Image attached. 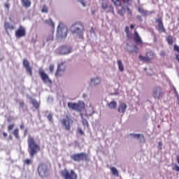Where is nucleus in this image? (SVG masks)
Segmentation results:
<instances>
[{"label":"nucleus","mask_w":179,"mask_h":179,"mask_svg":"<svg viewBox=\"0 0 179 179\" xmlns=\"http://www.w3.org/2000/svg\"><path fill=\"white\" fill-rule=\"evenodd\" d=\"M65 69H66V66L64 63H61L57 66V70L55 73V76H62L64 73H65Z\"/></svg>","instance_id":"nucleus-14"},{"label":"nucleus","mask_w":179,"mask_h":179,"mask_svg":"<svg viewBox=\"0 0 179 179\" xmlns=\"http://www.w3.org/2000/svg\"><path fill=\"white\" fill-rule=\"evenodd\" d=\"M108 107L110 108L111 110H114L115 108H117V102L115 101H113L108 103Z\"/></svg>","instance_id":"nucleus-25"},{"label":"nucleus","mask_w":179,"mask_h":179,"mask_svg":"<svg viewBox=\"0 0 179 179\" xmlns=\"http://www.w3.org/2000/svg\"><path fill=\"white\" fill-rule=\"evenodd\" d=\"M138 11L139 12V13H141L144 17L148 16L149 15H152V14L155 13V11L146 10H144V8L142 7H139L138 8Z\"/></svg>","instance_id":"nucleus-16"},{"label":"nucleus","mask_w":179,"mask_h":179,"mask_svg":"<svg viewBox=\"0 0 179 179\" xmlns=\"http://www.w3.org/2000/svg\"><path fill=\"white\" fill-rule=\"evenodd\" d=\"M175 96L177 97L178 100L179 101V94H178V92H175Z\"/></svg>","instance_id":"nucleus-54"},{"label":"nucleus","mask_w":179,"mask_h":179,"mask_svg":"<svg viewBox=\"0 0 179 179\" xmlns=\"http://www.w3.org/2000/svg\"><path fill=\"white\" fill-rule=\"evenodd\" d=\"M133 38L135 44H137V45H143V41H142V38H141L138 31H136L134 32Z\"/></svg>","instance_id":"nucleus-15"},{"label":"nucleus","mask_w":179,"mask_h":179,"mask_svg":"<svg viewBox=\"0 0 179 179\" xmlns=\"http://www.w3.org/2000/svg\"><path fill=\"white\" fill-rule=\"evenodd\" d=\"M90 33L92 34V33L94 34V28L92 27L90 29Z\"/></svg>","instance_id":"nucleus-56"},{"label":"nucleus","mask_w":179,"mask_h":179,"mask_svg":"<svg viewBox=\"0 0 179 179\" xmlns=\"http://www.w3.org/2000/svg\"><path fill=\"white\" fill-rule=\"evenodd\" d=\"M91 82L94 86H97L101 83V79L99 78H92Z\"/></svg>","instance_id":"nucleus-23"},{"label":"nucleus","mask_w":179,"mask_h":179,"mask_svg":"<svg viewBox=\"0 0 179 179\" xmlns=\"http://www.w3.org/2000/svg\"><path fill=\"white\" fill-rule=\"evenodd\" d=\"M20 128H21V129H24V124H20Z\"/></svg>","instance_id":"nucleus-57"},{"label":"nucleus","mask_w":179,"mask_h":179,"mask_svg":"<svg viewBox=\"0 0 179 179\" xmlns=\"http://www.w3.org/2000/svg\"><path fill=\"white\" fill-rule=\"evenodd\" d=\"M24 164H27V166L31 164V159H27L24 161Z\"/></svg>","instance_id":"nucleus-35"},{"label":"nucleus","mask_w":179,"mask_h":179,"mask_svg":"<svg viewBox=\"0 0 179 179\" xmlns=\"http://www.w3.org/2000/svg\"><path fill=\"white\" fill-rule=\"evenodd\" d=\"M68 36V28L62 22H59L57 29V37L65 38Z\"/></svg>","instance_id":"nucleus-5"},{"label":"nucleus","mask_w":179,"mask_h":179,"mask_svg":"<svg viewBox=\"0 0 179 179\" xmlns=\"http://www.w3.org/2000/svg\"><path fill=\"white\" fill-rule=\"evenodd\" d=\"M173 92H174V93H177L178 92H177V89H176V87H173Z\"/></svg>","instance_id":"nucleus-60"},{"label":"nucleus","mask_w":179,"mask_h":179,"mask_svg":"<svg viewBox=\"0 0 179 179\" xmlns=\"http://www.w3.org/2000/svg\"><path fill=\"white\" fill-rule=\"evenodd\" d=\"M138 58H139L140 61H142L143 62H149L146 55L145 56L139 55Z\"/></svg>","instance_id":"nucleus-31"},{"label":"nucleus","mask_w":179,"mask_h":179,"mask_svg":"<svg viewBox=\"0 0 179 179\" xmlns=\"http://www.w3.org/2000/svg\"><path fill=\"white\" fill-rule=\"evenodd\" d=\"M110 171L113 176H116V177H118L120 176V173H118V170H117V168L112 166L110 167Z\"/></svg>","instance_id":"nucleus-27"},{"label":"nucleus","mask_w":179,"mask_h":179,"mask_svg":"<svg viewBox=\"0 0 179 179\" xmlns=\"http://www.w3.org/2000/svg\"><path fill=\"white\" fill-rule=\"evenodd\" d=\"M22 64L27 71V73H29V76H33V68L30 66V62H29V60H27V59H24Z\"/></svg>","instance_id":"nucleus-13"},{"label":"nucleus","mask_w":179,"mask_h":179,"mask_svg":"<svg viewBox=\"0 0 179 179\" xmlns=\"http://www.w3.org/2000/svg\"><path fill=\"white\" fill-rule=\"evenodd\" d=\"M78 133L80 134V135H85V132L83 131V130H82L81 128H78Z\"/></svg>","instance_id":"nucleus-44"},{"label":"nucleus","mask_w":179,"mask_h":179,"mask_svg":"<svg viewBox=\"0 0 179 179\" xmlns=\"http://www.w3.org/2000/svg\"><path fill=\"white\" fill-rule=\"evenodd\" d=\"M166 41H167L168 44H169V45H172L173 43H174V41L173 40V36H169L166 38Z\"/></svg>","instance_id":"nucleus-30"},{"label":"nucleus","mask_w":179,"mask_h":179,"mask_svg":"<svg viewBox=\"0 0 179 179\" xmlns=\"http://www.w3.org/2000/svg\"><path fill=\"white\" fill-rule=\"evenodd\" d=\"M15 36L16 38H22V37H25L26 36V28L20 25L19 28L15 31Z\"/></svg>","instance_id":"nucleus-10"},{"label":"nucleus","mask_w":179,"mask_h":179,"mask_svg":"<svg viewBox=\"0 0 179 179\" xmlns=\"http://www.w3.org/2000/svg\"><path fill=\"white\" fill-rule=\"evenodd\" d=\"M82 123L83 125H86V127H89V122L85 118H82Z\"/></svg>","instance_id":"nucleus-33"},{"label":"nucleus","mask_w":179,"mask_h":179,"mask_svg":"<svg viewBox=\"0 0 179 179\" xmlns=\"http://www.w3.org/2000/svg\"><path fill=\"white\" fill-rule=\"evenodd\" d=\"M136 20H138V22H143V19H142L141 15H136Z\"/></svg>","instance_id":"nucleus-40"},{"label":"nucleus","mask_w":179,"mask_h":179,"mask_svg":"<svg viewBox=\"0 0 179 179\" xmlns=\"http://www.w3.org/2000/svg\"><path fill=\"white\" fill-rule=\"evenodd\" d=\"M124 31L126 33L127 40H132L134 38V35H132V32L129 31V27H126Z\"/></svg>","instance_id":"nucleus-18"},{"label":"nucleus","mask_w":179,"mask_h":179,"mask_svg":"<svg viewBox=\"0 0 179 179\" xmlns=\"http://www.w3.org/2000/svg\"><path fill=\"white\" fill-rule=\"evenodd\" d=\"M13 128H15L14 124H9L8 126V131H12V129H13Z\"/></svg>","instance_id":"nucleus-39"},{"label":"nucleus","mask_w":179,"mask_h":179,"mask_svg":"<svg viewBox=\"0 0 179 179\" xmlns=\"http://www.w3.org/2000/svg\"><path fill=\"white\" fill-rule=\"evenodd\" d=\"M173 170H175V171H179V166L178 165H175Z\"/></svg>","instance_id":"nucleus-48"},{"label":"nucleus","mask_w":179,"mask_h":179,"mask_svg":"<svg viewBox=\"0 0 179 179\" xmlns=\"http://www.w3.org/2000/svg\"><path fill=\"white\" fill-rule=\"evenodd\" d=\"M158 148H159V150H162V142H159L158 143Z\"/></svg>","instance_id":"nucleus-52"},{"label":"nucleus","mask_w":179,"mask_h":179,"mask_svg":"<svg viewBox=\"0 0 179 179\" xmlns=\"http://www.w3.org/2000/svg\"><path fill=\"white\" fill-rule=\"evenodd\" d=\"M45 24H48V26H50L51 27H52V29H54V27H55V24L54 23V22H52V20H51V19L45 20Z\"/></svg>","instance_id":"nucleus-28"},{"label":"nucleus","mask_w":179,"mask_h":179,"mask_svg":"<svg viewBox=\"0 0 179 179\" xmlns=\"http://www.w3.org/2000/svg\"><path fill=\"white\" fill-rule=\"evenodd\" d=\"M130 136H134V138H136L137 139H139V138H141V134H130Z\"/></svg>","instance_id":"nucleus-42"},{"label":"nucleus","mask_w":179,"mask_h":179,"mask_svg":"<svg viewBox=\"0 0 179 179\" xmlns=\"http://www.w3.org/2000/svg\"><path fill=\"white\" fill-rule=\"evenodd\" d=\"M57 52L62 55H65L66 54H71L72 52V48H69L68 45L61 46L58 50Z\"/></svg>","instance_id":"nucleus-12"},{"label":"nucleus","mask_w":179,"mask_h":179,"mask_svg":"<svg viewBox=\"0 0 179 179\" xmlns=\"http://www.w3.org/2000/svg\"><path fill=\"white\" fill-rule=\"evenodd\" d=\"M62 125L64 127L66 131H71V127L73 124V120L71 117V115H66V117L62 120Z\"/></svg>","instance_id":"nucleus-6"},{"label":"nucleus","mask_w":179,"mask_h":179,"mask_svg":"<svg viewBox=\"0 0 179 179\" xmlns=\"http://www.w3.org/2000/svg\"><path fill=\"white\" fill-rule=\"evenodd\" d=\"M4 7H5L6 8H7V10H9V8H10V5H9V3H5V5H4Z\"/></svg>","instance_id":"nucleus-47"},{"label":"nucleus","mask_w":179,"mask_h":179,"mask_svg":"<svg viewBox=\"0 0 179 179\" xmlns=\"http://www.w3.org/2000/svg\"><path fill=\"white\" fill-rule=\"evenodd\" d=\"M39 76H41V79L43 83H49L50 85L52 84V80H51V78H50V76L47 73H45V71L43 69H40L38 71Z\"/></svg>","instance_id":"nucleus-9"},{"label":"nucleus","mask_w":179,"mask_h":179,"mask_svg":"<svg viewBox=\"0 0 179 179\" xmlns=\"http://www.w3.org/2000/svg\"><path fill=\"white\" fill-rule=\"evenodd\" d=\"M156 22L158 23L159 30H160L161 31H163V33H164V31H166V29L164 28V26L163 25V21L162 20V18H158L157 20H156Z\"/></svg>","instance_id":"nucleus-17"},{"label":"nucleus","mask_w":179,"mask_h":179,"mask_svg":"<svg viewBox=\"0 0 179 179\" xmlns=\"http://www.w3.org/2000/svg\"><path fill=\"white\" fill-rule=\"evenodd\" d=\"M71 159L73 162H90L89 154L86 152H80L71 155Z\"/></svg>","instance_id":"nucleus-3"},{"label":"nucleus","mask_w":179,"mask_h":179,"mask_svg":"<svg viewBox=\"0 0 179 179\" xmlns=\"http://www.w3.org/2000/svg\"><path fill=\"white\" fill-rule=\"evenodd\" d=\"M13 134L16 138V139H19V129H15L13 132Z\"/></svg>","instance_id":"nucleus-32"},{"label":"nucleus","mask_w":179,"mask_h":179,"mask_svg":"<svg viewBox=\"0 0 179 179\" xmlns=\"http://www.w3.org/2000/svg\"><path fill=\"white\" fill-rule=\"evenodd\" d=\"M42 12L43 13H48V8L45 6H43V8H42Z\"/></svg>","instance_id":"nucleus-34"},{"label":"nucleus","mask_w":179,"mask_h":179,"mask_svg":"<svg viewBox=\"0 0 179 179\" xmlns=\"http://www.w3.org/2000/svg\"><path fill=\"white\" fill-rule=\"evenodd\" d=\"M127 10L129 15H132V10H131V9H129V8H127Z\"/></svg>","instance_id":"nucleus-53"},{"label":"nucleus","mask_w":179,"mask_h":179,"mask_svg":"<svg viewBox=\"0 0 179 179\" xmlns=\"http://www.w3.org/2000/svg\"><path fill=\"white\" fill-rule=\"evenodd\" d=\"M28 142V148H29V153L30 157H34V155L40 152L41 148L38 144L36 143V141L33 137L29 136L27 140Z\"/></svg>","instance_id":"nucleus-2"},{"label":"nucleus","mask_w":179,"mask_h":179,"mask_svg":"<svg viewBox=\"0 0 179 179\" xmlns=\"http://www.w3.org/2000/svg\"><path fill=\"white\" fill-rule=\"evenodd\" d=\"M117 66H118L119 71L120 72H124V64H122V61H121L120 59H117Z\"/></svg>","instance_id":"nucleus-24"},{"label":"nucleus","mask_w":179,"mask_h":179,"mask_svg":"<svg viewBox=\"0 0 179 179\" xmlns=\"http://www.w3.org/2000/svg\"><path fill=\"white\" fill-rule=\"evenodd\" d=\"M78 2L83 5V6H86V3L83 0H78Z\"/></svg>","instance_id":"nucleus-46"},{"label":"nucleus","mask_w":179,"mask_h":179,"mask_svg":"<svg viewBox=\"0 0 179 179\" xmlns=\"http://www.w3.org/2000/svg\"><path fill=\"white\" fill-rule=\"evenodd\" d=\"M101 1H104V0H101Z\"/></svg>","instance_id":"nucleus-61"},{"label":"nucleus","mask_w":179,"mask_h":179,"mask_svg":"<svg viewBox=\"0 0 179 179\" xmlns=\"http://www.w3.org/2000/svg\"><path fill=\"white\" fill-rule=\"evenodd\" d=\"M3 136L4 138H6V136H8V133H6V132H3Z\"/></svg>","instance_id":"nucleus-55"},{"label":"nucleus","mask_w":179,"mask_h":179,"mask_svg":"<svg viewBox=\"0 0 179 179\" xmlns=\"http://www.w3.org/2000/svg\"><path fill=\"white\" fill-rule=\"evenodd\" d=\"M146 57L148 62H150L152 59H155V58H156V55L153 52H148L146 53Z\"/></svg>","instance_id":"nucleus-20"},{"label":"nucleus","mask_w":179,"mask_h":179,"mask_svg":"<svg viewBox=\"0 0 179 179\" xmlns=\"http://www.w3.org/2000/svg\"><path fill=\"white\" fill-rule=\"evenodd\" d=\"M115 6H121V0H111Z\"/></svg>","instance_id":"nucleus-29"},{"label":"nucleus","mask_w":179,"mask_h":179,"mask_svg":"<svg viewBox=\"0 0 179 179\" xmlns=\"http://www.w3.org/2000/svg\"><path fill=\"white\" fill-rule=\"evenodd\" d=\"M54 40V32L52 31L50 35H49L47 38L46 40L44 41L43 42V45H45L47 43H50V41H52Z\"/></svg>","instance_id":"nucleus-22"},{"label":"nucleus","mask_w":179,"mask_h":179,"mask_svg":"<svg viewBox=\"0 0 179 179\" xmlns=\"http://www.w3.org/2000/svg\"><path fill=\"white\" fill-rule=\"evenodd\" d=\"M118 15H120V16H124V10L123 9H120L117 10Z\"/></svg>","instance_id":"nucleus-41"},{"label":"nucleus","mask_w":179,"mask_h":179,"mask_svg":"<svg viewBox=\"0 0 179 179\" xmlns=\"http://www.w3.org/2000/svg\"><path fill=\"white\" fill-rule=\"evenodd\" d=\"M71 34H76L78 38L83 40L85 34V24L81 22H76L73 24L70 28Z\"/></svg>","instance_id":"nucleus-1"},{"label":"nucleus","mask_w":179,"mask_h":179,"mask_svg":"<svg viewBox=\"0 0 179 179\" xmlns=\"http://www.w3.org/2000/svg\"><path fill=\"white\" fill-rule=\"evenodd\" d=\"M124 2H125L126 3H129V2H131V0H123Z\"/></svg>","instance_id":"nucleus-58"},{"label":"nucleus","mask_w":179,"mask_h":179,"mask_svg":"<svg viewBox=\"0 0 179 179\" xmlns=\"http://www.w3.org/2000/svg\"><path fill=\"white\" fill-rule=\"evenodd\" d=\"M60 174L64 179H78V173L73 169L65 168L60 171Z\"/></svg>","instance_id":"nucleus-4"},{"label":"nucleus","mask_w":179,"mask_h":179,"mask_svg":"<svg viewBox=\"0 0 179 179\" xmlns=\"http://www.w3.org/2000/svg\"><path fill=\"white\" fill-rule=\"evenodd\" d=\"M47 118L50 122H52V113H49Z\"/></svg>","instance_id":"nucleus-36"},{"label":"nucleus","mask_w":179,"mask_h":179,"mask_svg":"<svg viewBox=\"0 0 179 179\" xmlns=\"http://www.w3.org/2000/svg\"><path fill=\"white\" fill-rule=\"evenodd\" d=\"M55 68V66H54V64H51L49 67L50 72H54Z\"/></svg>","instance_id":"nucleus-43"},{"label":"nucleus","mask_w":179,"mask_h":179,"mask_svg":"<svg viewBox=\"0 0 179 179\" xmlns=\"http://www.w3.org/2000/svg\"><path fill=\"white\" fill-rule=\"evenodd\" d=\"M21 2L24 8H30L31 6V1L30 0H21Z\"/></svg>","instance_id":"nucleus-21"},{"label":"nucleus","mask_w":179,"mask_h":179,"mask_svg":"<svg viewBox=\"0 0 179 179\" xmlns=\"http://www.w3.org/2000/svg\"><path fill=\"white\" fill-rule=\"evenodd\" d=\"M130 28L132 29H135V25L134 24H131L130 25Z\"/></svg>","instance_id":"nucleus-59"},{"label":"nucleus","mask_w":179,"mask_h":179,"mask_svg":"<svg viewBox=\"0 0 179 179\" xmlns=\"http://www.w3.org/2000/svg\"><path fill=\"white\" fill-rule=\"evenodd\" d=\"M20 106L22 108V107H24V101H20L19 103Z\"/></svg>","instance_id":"nucleus-50"},{"label":"nucleus","mask_w":179,"mask_h":179,"mask_svg":"<svg viewBox=\"0 0 179 179\" xmlns=\"http://www.w3.org/2000/svg\"><path fill=\"white\" fill-rule=\"evenodd\" d=\"M133 52H136V54H138V52H139V50H138V48L136 46H134Z\"/></svg>","instance_id":"nucleus-45"},{"label":"nucleus","mask_w":179,"mask_h":179,"mask_svg":"<svg viewBox=\"0 0 179 179\" xmlns=\"http://www.w3.org/2000/svg\"><path fill=\"white\" fill-rule=\"evenodd\" d=\"M67 106L69 108H71V110H74V111L80 112L82 111V110H85V103H82V102H78V103L69 102Z\"/></svg>","instance_id":"nucleus-7"},{"label":"nucleus","mask_w":179,"mask_h":179,"mask_svg":"<svg viewBox=\"0 0 179 179\" xmlns=\"http://www.w3.org/2000/svg\"><path fill=\"white\" fill-rule=\"evenodd\" d=\"M174 50L177 51V52H179V46L178 45H175L174 46Z\"/></svg>","instance_id":"nucleus-49"},{"label":"nucleus","mask_w":179,"mask_h":179,"mask_svg":"<svg viewBox=\"0 0 179 179\" xmlns=\"http://www.w3.org/2000/svg\"><path fill=\"white\" fill-rule=\"evenodd\" d=\"M4 27L6 29V30H13V29H15V27L12 24H10V23L9 22H5L4 24Z\"/></svg>","instance_id":"nucleus-26"},{"label":"nucleus","mask_w":179,"mask_h":179,"mask_svg":"<svg viewBox=\"0 0 179 179\" xmlns=\"http://www.w3.org/2000/svg\"><path fill=\"white\" fill-rule=\"evenodd\" d=\"M32 104H33L34 107H35V108H38V107H40L38 102H37L36 101H34Z\"/></svg>","instance_id":"nucleus-38"},{"label":"nucleus","mask_w":179,"mask_h":179,"mask_svg":"<svg viewBox=\"0 0 179 179\" xmlns=\"http://www.w3.org/2000/svg\"><path fill=\"white\" fill-rule=\"evenodd\" d=\"M127 105L125 104V103L124 102H120L119 107H118V111L119 113H125L126 110H127Z\"/></svg>","instance_id":"nucleus-19"},{"label":"nucleus","mask_w":179,"mask_h":179,"mask_svg":"<svg viewBox=\"0 0 179 179\" xmlns=\"http://www.w3.org/2000/svg\"><path fill=\"white\" fill-rule=\"evenodd\" d=\"M101 8L106 10L108 8V5L106 4V3H101Z\"/></svg>","instance_id":"nucleus-37"},{"label":"nucleus","mask_w":179,"mask_h":179,"mask_svg":"<svg viewBox=\"0 0 179 179\" xmlns=\"http://www.w3.org/2000/svg\"><path fill=\"white\" fill-rule=\"evenodd\" d=\"M166 55V52H164V51H162L161 52H160V56L161 57H164Z\"/></svg>","instance_id":"nucleus-51"},{"label":"nucleus","mask_w":179,"mask_h":179,"mask_svg":"<svg viewBox=\"0 0 179 179\" xmlns=\"http://www.w3.org/2000/svg\"><path fill=\"white\" fill-rule=\"evenodd\" d=\"M153 97L154 99H162L163 97V90L162 87H155L153 90Z\"/></svg>","instance_id":"nucleus-11"},{"label":"nucleus","mask_w":179,"mask_h":179,"mask_svg":"<svg viewBox=\"0 0 179 179\" xmlns=\"http://www.w3.org/2000/svg\"><path fill=\"white\" fill-rule=\"evenodd\" d=\"M38 173L41 177H47L48 176V165L45 163H41L38 167Z\"/></svg>","instance_id":"nucleus-8"}]
</instances>
